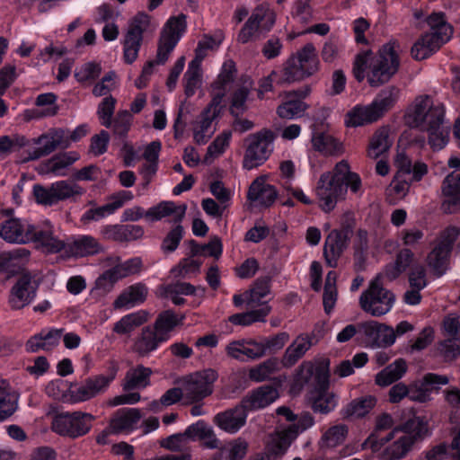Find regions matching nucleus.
I'll list each match as a JSON object with an SVG mask.
<instances>
[{
  "mask_svg": "<svg viewBox=\"0 0 460 460\" xmlns=\"http://www.w3.org/2000/svg\"><path fill=\"white\" fill-rule=\"evenodd\" d=\"M153 371L150 367L137 365L129 368L123 379L122 388L124 391L146 388L150 384V376Z\"/></svg>",
  "mask_w": 460,
  "mask_h": 460,
  "instance_id": "c756f323",
  "label": "nucleus"
},
{
  "mask_svg": "<svg viewBox=\"0 0 460 460\" xmlns=\"http://www.w3.org/2000/svg\"><path fill=\"white\" fill-rule=\"evenodd\" d=\"M450 252L447 246L438 243L428 255V264L436 276L440 277L446 272Z\"/></svg>",
  "mask_w": 460,
  "mask_h": 460,
  "instance_id": "c03bdc74",
  "label": "nucleus"
},
{
  "mask_svg": "<svg viewBox=\"0 0 460 460\" xmlns=\"http://www.w3.org/2000/svg\"><path fill=\"white\" fill-rule=\"evenodd\" d=\"M442 191L446 197L442 207L446 212L454 213L460 208V171L447 175L443 181Z\"/></svg>",
  "mask_w": 460,
  "mask_h": 460,
  "instance_id": "b1692460",
  "label": "nucleus"
},
{
  "mask_svg": "<svg viewBox=\"0 0 460 460\" xmlns=\"http://www.w3.org/2000/svg\"><path fill=\"white\" fill-rule=\"evenodd\" d=\"M344 172H347L346 165L338 163L332 172H326L320 176L315 194L323 211L331 212L336 207L338 200L343 199L346 193V187L342 184Z\"/></svg>",
  "mask_w": 460,
  "mask_h": 460,
  "instance_id": "20e7f679",
  "label": "nucleus"
},
{
  "mask_svg": "<svg viewBox=\"0 0 460 460\" xmlns=\"http://www.w3.org/2000/svg\"><path fill=\"white\" fill-rule=\"evenodd\" d=\"M354 227V221L348 219L341 225V229H333L326 236L323 245V257L326 264L336 268L338 261L349 246Z\"/></svg>",
  "mask_w": 460,
  "mask_h": 460,
  "instance_id": "9b49d317",
  "label": "nucleus"
},
{
  "mask_svg": "<svg viewBox=\"0 0 460 460\" xmlns=\"http://www.w3.org/2000/svg\"><path fill=\"white\" fill-rule=\"evenodd\" d=\"M221 110L220 95L217 94L216 98H212L210 103L202 112L201 120L196 128L213 134L212 121L219 116Z\"/></svg>",
  "mask_w": 460,
  "mask_h": 460,
  "instance_id": "5fc2aeb1",
  "label": "nucleus"
},
{
  "mask_svg": "<svg viewBox=\"0 0 460 460\" xmlns=\"http://www.w3.org/2000/svg\"><path fill=\"white\" fill-rule=\"evenodd\" d=\"M65 132L64 130H56L51 135H41L38 138L34 139V144L40 145L44 151V154L49 155L54 152L58 147L67 148L69 146V141L64 140Z\"/></svg>",
  "mask_w": 460,
  "mask_h": 460,
  "instance_id": "de8ad7c7",
  "label": "nucleus"
},
{
  "mask_svg": "<svg viewBox=\"0 0 460 460\" xmlns=\"http://www.w3.org/2000/svg\"><path fill=\"white\" fill-rule=\"evenodd\" d=\"M413 252L409 249H402L396 255L394 262L385 266L382 276L392 281L397 279L413 261Z\"/></svg>",
  "mask_w": 460,
  "mask_h": 460,
  "instance_id": "e433bc0d",
  "label": "nucleus"
},
{
  "mask_svg": "<svg viewBox=\"0 0 460 460\" xmlns=\"http://www.w3.org/2000/svg\"><path fill=\"white\" fill-rule=\"evenodd\" d=\"M132 115L128 111H119L111 119V128L116 137L124 139L131 128Z\"/></svg>",
  "mask_w": 460,
  "mask_h": 460,
  "instance_id": "052dcab7",
  "label": "nucleus"
},
{
  "mask_svg": "<svg viewBox=\"0 0 460 460\" xmlns=\"http://www.w3.org/2000/svg\"><path fill=\"white\" fill-rule=\"evenodd\" d=\"M94 420L95 417L88 412H59L53 417L51 429L60 436L75 439L86 435Z\"/></svg>",
  "mask_w": 460,
  "mask_h": 460,
  "instance_id": "6e6552de",
  "label": "nucleus"
},
{
  "mask_svg": "<svg viewBox=\"0 0 460 460\" xmlns=\"http://www.w3.org/2000/svg\"><path fill=\"white\" fill-rule=\"evenodd\" d=\"M33 234L35 237L31 242L39 243L48 252L55 253L66 249V244L55 237L50 230H38L34 226Z\"/></svg>",
  "mask_w": 460,
  "mask_h": 460,
  "instance_id": "3c124183",
  "label": "nucleus"
},
{
  "mask_svg": "<svg viewBox=\"0 0 460 460\" xmlns=\"http://www.w3.org/2000/svg\"><path fill=\"white\" fill-rule=\"evenodd\" d=\"M217 379V373L209 368L188 376L182 382L184 398L188 402H196L212 393V384Z\"/></svg>",
  "mask_w": 460,
  "mask_h": 460,
  "instance_id": "4468645a",
  "label": "nucleus"
},
{
  "mask_svg": "<svg viewBox=\"0 0 460 460\" xmlns=\"http://www.w3.org/2000/svg\"><path fill=\"white\" fill-rule=\"evenodd\" d=\"M399 96L400 89L395 85L382 89L372 103L356 105L346 114V126L356 128L378 120L395 105Z\"/></svg>",
  "mask_w": 460,
  "mask_h": 460,
  "instance_id": "f03ea898",
  "label": "nucleus"
},
{
  "mask_svg": "<svg viewBox=\"0 0 460 460\" xmlns=\"http://www.w3.org/2000/svg\"><path fill=\"white\" fill-rule=\"evenodd\" d=\"M358 334L371 347H389L395 341L394 330L376 321H367L358 323Z\"/></svg>",
  "mask_w": 460,
  "mask_h": 460,
  "instance_id": "a211bd4d",
  "label": "nucleus"
},
{
  "mask_svg": "<svg viewBox=\"0 0 460 460\" xmlns=\"http://www.w3.org/2000/svg\"><path fill=\"white\" fill-rule=\"evenodd\" d=\"M275 23V13L266 4L258 5L238 34V41L247 43L270 31Z\"/></svg>",
  "mask_w": 460,
  "mask_h": 460,
  "instance_id": "f8f14e48",
  "label": "nucleus"
},
{
  "mask_svg": "<svg viewBox=\"0 0 460 460\" xmlns=\"http://www.w3.org/2000/svg\"><path fill=\"white\" fill-rule=\"evenodd\" d=\"M314 148L325 155H332L340 149L339 142L327 133H315L312 137Z\"/></svg>",
  "mask_w": 460,
  "mask_h": 460,
  "instance_id": "bf43d9fd",
  "label": "nucleus"
},
{
  "mask_svg": "<svg viewBox=\"0 0 460 460\" xmlns=\"http://www.w3.org/2000/svg\"><path fill=\"white\" fill-rule=\"evenodd\" d=\"M190 248L191 256L198 255H209L218 259L222 254V243L221 240L215 236L211 238L207 244H199L196 241H190Z\"/></svg>",
  "mask_w": 460,
  "mask_h": 460,
  "instance_id": "6e6d98bb",
  "label": "nucleus"
},
{
  "mask_svg": "<svg viewBox=\"0 0 460 460\" xmlns=\"http://www.w3.org/2000/svg\"><path fill=\"white\" fill-rule=\"evenodd\" d=\"M392 146L389 139V131L386 128H378L370 138L367 155L371 159H377L387 152Z\"/></svg>",
  "mask_w": 460,
  "mask_h": 460,
  "instance_id": "4c0bfd02",
  "label": "nucleus"
},
{
  "mask_svg": "<svg viewBox=\"0 0 460 460\" xmlns=\"http://www.w3.org/2000/svg\"><path fill=\"white\" fill-rule=\"evenodd\" d=\"M186 208V205L176 206L172 201H164L149 208L145 217L147 220L153 222L161 220L165 217L173 216V221L180 222L185 215Z\"/></svg>",
  "mask_w": 460,
  "mask_h": 460,
  "instance_id": "c85d7f7f",
  "label": "nucleus"
},
{
  "mask_svg": "<svg viewBox=\"0 0 460 460\" xmlns=\"http://www.w3.org/2000/svg\"><path fill=\"white\" fill-rule=\"evenodd\" d=\"M223 37L221 35H217V37H212L208 35H205L199 42L198 46L195 49V57L193 59L202 62V60L207 57L208 50H215L221 44Z\"/></svg>",
  "mask_w": 460,
  "mask_h": 460,
  "instance_id": "774afa93",
  "label": "nucleus"
},
{
  "mask_svg": "<svg viewBox=\"0 0 460 460\" xmlns=\"http://www.w3.org/2000/svg\"><path fill=\"white\" fill-rule=\"evenodd\" d=\"M39 283L29 271L18 273L16 282L9 295V305L13 310H20L31 303L36 296Z\"/></svg>",
  "mask_w": 460,
  "mask_h": 460,
  "instance_id": "f3484780",
  "label": "nucleus"
},
{
  "mask_svg": "<svg viewBox=\"0 0 460 460\" xmlns=\"http://www.w3.org/2000/svg\"><path fill=\"white\" fill-rule=\"evenodd\" d=\"M401 46L396 40L384 44L376 55L371 50L359 52L354 60L352 73L358 82L367 77L371 87L388 83L400 67Z\"/></svg>",
  "mask_w": 460,
  "mask_h": 460,
  "instance_id": "f257e3e1",
  "label": "nucleus"
},
{
  "mask_svg": "<svg viewBox=\"0 0 460 460\" xmlns=\"http://www.w3.org/2000/svg\"><path fill=\"white\" fill-rule=\"evenodd\" d=\"M406 371V361L402 358H398L376 374V383L380 386L390 385L402 378Z\"/></svg>",
  "mask_w": 460,
  "mask_h": 460,
  "instance_id": "c9c22d12",
  "label": "nucleus"
},
{
  "mask_svg": "<svg viewBox=\"0 0 460 460\" xmlns=\"http://www.w3.org/2000/svg\"><path fill=\"white\" fill-rule=\"evenodd\" d=\"M278 191L274 186L265 182L262 177L255 179L250 185L247 199L261 207H270L276 200Z\"/></svg>",
  "mask_w": 460,
  "mask_h": 460,
  "instance_id": "5701e85b",
  "label": "nucleus"
},
{
  "mask_svg": "<svg viewBox=\"0 0 460 460\" xmlns=\"http://www.w3.org/2000/svg\"><path fill=\"white\" fill-rule=\"evenodd\" d=\"M20 393L10 391L7 394H0V422L12 417L19 407Z\"/></svg>",
  "mask_w": 460,
  "mask_h": 460,
  "instance_id": "4d7b16f0",
  "label": "nucleus"
},
{
  "mask_svg": "<svg viewBox=\"0 0 460 460\" xmlns=\"http://www.w3.org/2000/svg\"><path fill=\"white\" fill-rule=\"evenodd\" d=\"M34 226L19 218H9L0 224V236L10 243H28L35 234Z\"/></svg>",
  "mask_w": 460,
  "mask_h": 460,
  "instance_id": "6ab92c4d",
  "label": "nucleus"
},
{
  "mask_svg": "<svg viewBox=\"0 0 460 460\" xmlns=\"http://www.w3.org/2000/svg\"><path fill=\"white\" fill-rule=\"evenodd\" d=\"M141 418L142 413L139 409H119L111 418L110 426L113 432H128L135 429Z\"/></svg>",
  "mask_w": 460,
  "mask_h": 460,
  "instance_id": "a878e982",
  "label": "nucleus"
},
{
  "mask_svg": "<svg viewBox=\"0 0 460 460\" xmlns=\"http://www.w3.org/2000/svg\"><path fill=\"white\" fill-rule=\"evenodd\" d=\"M150 25V18L144 13H138L129 22L122 41L125 63L132 64L137 60L143 42V34Z\"/></svg>",
  "mask_w": 460,
  "mask_h": 460,
  "instance_id": "9d476101",
  "label": "nucleus"
},
{
  "mask_svg": "<svg viewBox=\"0 0 460 460\" xmlns=\"http://www.w3.org/2000/svg\"><path fill=\"white\" fill-rule=\"evenodd\" d=\"M201 62L192 59L183 75L184 93L187 97H190L196 93V90L201 85Z\"/></svg>",
  "mask_w": 460,
  "mask_h": 460,
  "instance_id": "ea45409f",
  "label": "nucleus"
},
{
  "mask_svg": "<svg viewBox=\"0 0 460 460\" xmlns=\"http://www.w3.org/2000/svg\"><path fill=\"white\" fill-rule=\"evenodd\" d=\"M279 397L278 390L272 385H262L245 396L241 402L249 411L264 408Z\"/></svg>",
  "mask_w": 460,
  "mask_h": 460,
  "instance_id": "393cba45",
  "label": "nucleus"
},
{
  "mask_svg": "<svg viewBox=\"0 0 460 460\" xmlns=\"http://www.w3.org/2000/svg\"><path fill=\"white\" fill-rule=\"evenodd\" d=\"M380 278L381 275L376 276L359 296L360 308L375 317L387 314L395 301L394 295L383 287Z\"/></svg>",
  "mask_w": 460,
  "mask_h": 460,
  "instance_id": "0eeeda50",
  "label": "nucleus"
},
{
  "mask_svg": "<svg viewBox=\"0 0 460 460\" xmlns=\"http://www.w3.org/2000/svg\"><path fill=\"white\" fill-rule=\"evenodd\" d=\"M311 340L307 336H298L286 349L281 358V365L284 367H293L311 348Z\"/></svg>",
  "mask_w": 460,
  "mask_h": 460,
  "instance_id": "2f4dec72",
  "label": "nucleus"
},
{
  "mask_svg": "<svg viewBox=\"0 0 460 460\" xmlns=\"http://www.w3.org/2000/svg\"><path fill=\"white\" fill-rule=\"evenodd\" d=\"M436 105L437 103L429 95L417 96L406 110L404 114L405 124L407 126H418L423 121L425 122V117L431 113V110Z\"/></svg>",
  "mask_w": 460,
  "mask_h": 460,
  "instance_id": "4be33fe9",
  "label": "nucleus"
},
{
  "mask_svg": "<svg viewBox=\"0 0 460 460\" xmlns=\"http://www.w3.org/2000/svg\"><path fill=\"white\" fill-rule=\"evenodd\" d=\"M349 433L347 425L340 423L323 429L318 445L321 449H331L341 445Z\"/></svg>",
  "mask_w": 460,
  "mask_h": 460,
  "instance_id": "f704fd0d",
  "label": "nucleus"
},
{
  "mask_svg": "<svg viewBox=\"0 0 460 460\" xmlns=\"http://www.w3.org/2000/svg\"><path fill=\"white\" fill-rule=\"evenodd\" d=\"M248 449V443L242 439L236 438L229 443L227 447L220 448L217 454L218 460H242Z\"/></svg>",
  "mask_w": 460,
  "mask_h": 460,
  "instance_id": "864d4df0",
  "label": "nucleus"
},
{
  "mask_svg": "<svg viewBox=\"0 0 460 460\" xmlns=\"http://www.w3.org/2000/svg\"><path fill=\"white\" fill-rule=\"evenodd\" d=\"M297 63L304 72L308 75H314L318 70V58L316 55L315 48L312 43H307L299 50L296 55Z\"/></svg>",
  "mask_w": 460,
  "mask_h": 460,
  "instance_id": "49530a36",
  "label": "nucleus"
},
{
  "mask_svg": "<svg viewBox=\"0 0 460 460\" xmlns=\"http://www.w3.org/2000/svg\"><path fill=\"white\" fill-rule=\"evenodd\" d=\"M107 371V376L98 375L89 377L80 386L72 389L70 392L72 399L75 402H84L103 393L117 376L118 363L114 360L110 361Z\"/></svg>",
  "mask_w": 460,
  "mask_h": 460,
  "instance_id": "ddd939ff",
  "label": "nucleus"
},
{
  "mask_svg": "<svg viewBox=\"0 0 460 460\" xmlns=\"http://www.w3.org/2000/svg\"><path fill=\"white\" fill-rule=\"evenodd\" d=\"M314 424V419L312 414L305 411L297 422L278 429L270 436L266 445V455L274 459L281 457L297 436L313 427Z\"/></svg>",
  "mask_w": 460,
  "mask_h": 460,
  "instance_id": "423d86ee",
  "label": "nucleus"
},
{
  "mask_svg": "<svg viewBox=\"0 0 460 460\" xmlns=\"http://www.w3.org/2000/svg\"><path fill=\"white\" fill-rule=\"evenodd\" d=\"M235 75L236 68L234 62L233 60L224 62L220 74L211 84L212 98H216L217 94H219L220 102H222L226 93L227 85L234 80Z\"/></svg>",
  "mask_w": 460,
  "mask_h": 460,
  "instance_id": "473e14b6",
  "label": "nucleus"
},
{
  "mask_svg": "<svg viewBox=\"0 0 460 460\" xmlns=\"http://www.w3.org/2000/svg\"><path fill=\"white\" fill-rule=\"evenodd\" d=\"M186 29V17L181 14L166 22L158 42L155 62L164 65Z\"/></svg>",
  "mask_w": 460,
  "mask_h": 460,
  "instance_id": "2eb2a0df",
  "label": "nucleus"
},
{
  "mask_svg": "<svg viewBox=\"0 0 460 460\" xmlns=\"http://www.w3.org/2000/svg\"><path fill=\"white\" fill-rule=\"evenodd\" d=\"M274 139L275 135L270 129H262L249 135L245 139L247 146L243 160V168L252 170L261 165L273 150Z\"/></svg>",
  "mask_w": 460,
  "mask_h": 460,
  "instance_id": "1a4fd4ad",
  "label": "nucleus"
},
{
  "mask_svg": "<svg viewBox=\"0 0 460 460\" xmlns=\"http://www.w3.org/2000/svg\"><path fill=\"white\" fill-rule=\"evenodd\" d=\"M148 289L143 283H137L128 287L113 303L115 308L133 306L143 303L147 296Z\"/></svg>",
  "mask_w": 460,
  "mask_h": 460,
  "instance_id": "7c9ffc66",
  "label": "nucleus"
},
{
  "mask_svg": "<svg viewBox=\"0 0 460 460\" xmlns=\"http://www.w3.org/2000/svg\"><path fill=\"white\" fill-rule=\"evenodd\" d=\"M78 159L79 155L74 152L57 155L43 164L42 171L46 173L64 176L65 173L62 171Z\"/></svg>",
  "mask_w": 460,
  "mask_h": 460,
  "instance_id": "79ce46f5",
  "label": "nucleus"
},
{
  "mask_svg": "<svg viewBox=\"0 0 460 460\" xmlns=\"http://www.w3.org/2000/svg\"><path fill=\"white\" fill-rule=\"evenodd\" d=\"M445 122V110L444 106L440 103H437L436 107H433L431 113L425 117V122L423 121L418 126H409L411 128H419L421 131L429 133V144L434 149H441L447 143V130L444 128Z\"/></svg>",
  "mask_w": 460,
  "mask_h": 460,
  "instance_id": "dca6fc26",
  "label": "nucleus"
},
{
  "mask_svg": "<svg viewBox=\"0 0 460 460\" xmlns=\"http://www.w3.org/2000/svg\"><path fill=\"white\" fill-rule=\"evenodd\" d=\"M247 412L248 411L241 402L233 409L217 413L214 418V422L226 432L234 434L244 426Z\"/></svg>",
  "mask_w": 460,
  "mask_h": 460,
  "instance_id": "412c9836",
  "label": "nucleus"
},
{
  "mask_svg": "<svg viewBox=\"0 0 460 460\" xmlns=\"http://www.w3.org/2000/svg\"><path fill=\"white\" fill-rule=\"evenodd\" d=\"M282 80L287 83L300 81L308 75L299 66L297 58L295 56L290 57L284 64Z\"/></svg>",
  "mask_w": 460,
  "mask_h": 460,
  "instance_id": "69168bd1",
  "label": "nucleus"
},
{
  "mask_svg": "<svg viewBox=\"0 0 460 460\" xmlns=\"http://www.w3.org/2000/svg\"><path fill=\"white\" fill-rule=\"evenodd\" d=\"M249 90L247 87H240L235 90L231 98L229 111L234 117L242 116L248 109L246 101L248 99Z\"/></svg>",
  "mask_w": 460,
  "mask_h": 460,
  "instance_id": "e2e57ef3",
  "label": "nucleus"
},
{
  "mask_svg": "<svg viewBox=\"0 0 460 460\" xmlns=\"http://www.w3.org/2000/svg\"><path fill=\"white\" fill-rule=\"evenodd\" d=\"M147 321V314L145 311H138L123 316L114 324L113 331L119 334L131 332L137 327Z\"/></svg>",
  "mask_w": 460,
  "mask_h": 460,
  "instance_id": "09e8293b",
  "label": "nucleus"
},
{
  "mask_svg": "<svg viewBox=\"0 0 460 460\" xmlns=\"http://www.w3.org/2000/svg\"><path fill=\"white\" fill-rule=\"evenodd\" d=\"M449 383L447 376L434 373L426 374L421 381L414 382L408 385V398L418 402H426L430 400V392L438 389L440 385Z\"/></svg>",
  "mask_w": 460,
  "mask_h": 460,
  "instance_id": "aec40b11",
  "label": "nucleus"
},
{
  "mask_svg": "<svg viewBox=\"0 0 460 460\" xmlns=\"http://www.w3.org/2000/svg\"><path fill=\"white\" fill-rule=\"evenodd\" d=\"M102 251L99 242L91 235H80L66 243L65 252L69 256L84 257Z\"/></svg>",
  "mask_w": 460,
  "mask_h": 460,
  "instance_id": "bb28decb",
  "label": "nucleus"
},
{
  "mask_svg": "<svg viewBox=\"0 0 460 460\" xmlns=\"http://www.w3.org/2000/svg\"><path fill=\"white\" fill-rule=\"evenodd\" d=\"M289 334L286 332H281L273 336L264 338L261 341H260V344L262 347L264 352V356L267 354H274L282 349L286 343L289 341Z\"/></svg>",
  "mask_w": 460,
  "mask_h": 460,
  "instance_id": "680f3d73",
  "label": "nucleus"
},
{
  "mask_svg": "<svg viewBox=\"0 0 460 460\" xmlns=\"http://www.w3.org/2000/svg\"><path fill=\"white\" fill-rule=\"evenodd\" d=\"M306 109V104L300 100L288 101L278 107L277 113L282 119H291L301 117Z\"/></svg>",
  "mask_w": 460,
  "mask_h": 460,
  "instance_id": "0e129e2a",
  "label": "nucleus"
},
{
  "mask_svg": "<svg viewBox=\"0 0 460 460\" xmlns=\"http://www.w3.org/2000/svg\"><path fill=\"white\" fill-rule=\"evenodd\" d=\"M270 294V278L262 277L256 279L252 288L246 295V305L249 308H255L256 306H263L268 305V300H265Z\"/></svg>",
  "mask_w": 460,
  "mask_h": 460,
  "instance_id": "72a5a7b5",
  "label": "nucleus"
},
{
  "mask_svg": "<svg viewBox=\"0 0 460 460\" xmlns=\"http://www.w3.org/2000/svg\"><path fill=\"white\" fill-rule=\"evenodd\" d=\"M400 433L399 426L394 428L393 430L385 433L373 431L368 438L363 443V447H369L374 452L379 451L384 446H385L392 439L395 438Z\"/></svg>",
  "mask_w": 460,
  "mask_h": 460,
  "instance_id": "13d9d810",
  "label": "nucleus"
},
{
  "mask_svg": "<svg viewBox=\"0 0 460 460\" xmlns=\"http://www.w3.org/2000/svg\"><path fill=\"white\" fill-rule=\"evenodd\" d=\"M400 433L382 453L384 460H398L406 456L412 445L428 432L427 423L414 417L399 425Z\"/></svg>",
  "mask_w": 460,
  "mask_h": 460,
  "instance_id": "39448f33",
  "label": "nucleus"
},
{
  "mask_svg": "<svg viewBox=\"0 0 460 460\" xmlns=\"http://www.w3.org/2000/svg\"><path fill=\"white\" fill-rule=\"evenodd\" d=\"M281 362L277 358H270L250 369L249 377L255 382H262L280 370Z\"/></svg>",
  "mask_w": 460,
  "mask_h": 460,
  "instance_id": "8fccbe9b",
  "label": "nucleus"
},
{
  "mask_svg": "<svg viewBox=\"0 0 460 460\" xmlns=\"http://www.w3.org/2000/svg\"><path fill=\"white\" fill-rule=\"evenodd\" d=\"M430 30L419 39L411 48V57L417 60L429 58L447 42L453 34L452 26L446 22L443 13H434L427 18Z\"/></svg>",
  "mask_w": 460,
  "mask_h": 460,
  "instance_id": "7ed1b4c3",
  "label": "nucleus"
},
{
  "mask_svg": "<svg viewBox=\"0 0 460 460\" xmlns=\"http://www.w3.org/2000/svg\"><path fill=\"white\" fill-rule=\"evenodd\" d=\"M183 316H178L172 310H166L160 313L154 323L153 328L158 332L159 335L168 341L170 332L174 328L182 323Z\"/></svg>",
  "mask_w": 460,
  "mask_h": 460,
  "instance_id": "58836bf2",
  "label": "nucleus"
},
{
  "mask_svg": "<svg viewBox=\"0 0 460 460\" xmlns=\"http://www.w3.org/2000/svg\"><path fill=\"white\" fill-rule=\"evenodd\" d=\"M411 181L409 178L394 175L393 181L385 190L386 200L391 205H395L408 193Z\"/></svg>",
  "mask_w": 460,
  "mask_h": 460,
  "instance_id": "a18cd8bd",
  "label": "nucleus"
},
{
  "mask_svg": "<svg viewBox=\"0 0 460 460\" xmlns=\"http://www.w3.org/2000/svg\"><path fill=\"white\" fill-rule=\"evenodd\" d=\"M56 202L73 199L84 194V190L76 183H71L67 181H58L51 184Z\"/></svg>",
  "mask_w": 460,
  "mask_h": 460,
  "instance_id": "603ef678",
  "label": "nucleus"
},
{
  "mask_svg": "<svg viewBox=\"0 0 460 460\" xmlns=\"http://www.w3.org/2000/svg\"><path fill=\"white\" fill-rule=\"evenodd\" d=\"M271 312V306L263 305L259 309L251 308L250 311L235 314L229 317V321L235 325L248 326L257 322H265L266 317Z\"/></svg>",
  "mask_w": 460,
  "mask_h": 460,
  "instance_id": "a19ab883",
  "label": "nucleus"
},
{
  "mask_svg": "<svg viewBox=\"0 0 460 460\" xmlns=\"http://www.w3.org/2000/svg\"><path fill=\"white\" fill-rule=\"evenodd\" d=\"M376 399L372 395H366L351 401L343 410L344 418H360L368 413L376 405Z\"/></svg>",
  "mask_w": 460,
  "mask_h": 460,
  "instance_id": "37998d69",
  "label": "nucleus"
},
{
  "mask_svg": "<svg viewBox=\"0 0 460 460\" xmlns=\"http://www.w3.org/2000/svg\"><path fill=\"white\" fill-rule=\"evenodd\" d=\"M164 341V338L159 335L153 327L146 326L142 329L140 335L136 340L133 350L140 357H146Z\"/></svg>",
  "mask_w": 460,
  "mask_h": 460,
  "instance_id": "cd10ccee",
  "label": "nucleus"
},
{
  "mask_svg": "<svg viewBox=\"0 0 460 460\" xmlns=\"http://www.w3.org/2000/svg\"><path fill=\"white\" fill-rule=\"evenodd\" d=\"M337 405V398L333 393L329 391L318 393L314 400L313 410L322 414H327L333 411Z\"/></svg>",
  "mask_w": 460,
  "mask_h": 460,
  "instance_id": "338daca9",
  "label": "nucleus"
}]
</instances>
